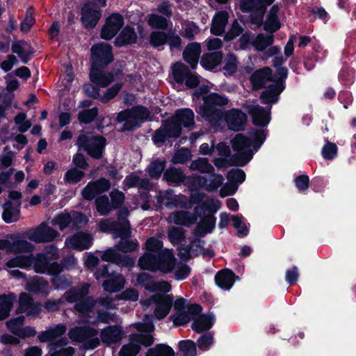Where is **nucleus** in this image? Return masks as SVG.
<instances>
[{
  "label": "nucleus",
  "mask_w": 356,
  "mask_h": 356,
  "mask_svg": "<svg viewBox=\"0 0 356 356\" xmlns=\"http://www.w3.org/2000/svg\"><path fill=\"white\" fill-rule=\"evenodd\" d=\"M283 86L277 81H273L268 84L266 88L261 95V100L263 104H275L279 99L280 92L283 90Z\"/></svg>",
  "instance_id": "26"
},
{
  "label": "nucleus",
  "mask_w": 356,
  "mask_h": 356,
  "mask_svg": "<svg viewBox=\"0 0 356 356\" xmlns=\"http://www.w3.org/2000/svg\"><path fill=\"white\" fill-rule=\"evenodd\" d=\"M274 42V35L270 34H258L254 40H252V46L258 51H264L268 47L270 46Z\"/></svg>",
  "instance_id": "47"
},
{
  "label": "nucleus",
  "mask_w": 356,
  "mask_h": 356,
  "mask_svg": "<svg viewBox=\"0 0 356 356\" xmlns=\"http://www.w3.org/2000/svg\"><path fill=\"white\" fill-rule=\"evenodd\" d=\"M0 250L17 254L33 251L34 245L22 239L19 234H8L4 239H0Z\"/></svg>",
  "instance_id": "10"
},
{
  "label": "nucleus",
  "mask_w": 356,
  "mask_h": 356,
  "mask_svg": "<svg viewBox=\"0 0 356 356\" xmlns=\"http://www.w3.org/2000/svg\"><path fill=\"white\" fill-rule=\"evenodd\" d=\"M250 135V138L242 134H236L231 140L232 149L236 152L231 158L232 165H246L266 139L264 130L252 131Z\"/></svg>",
  "instance_id": "3"
},
{
  "label": "nucleus",
  "mask_w": 356,
  "mask_h": 356,
  "mask_svg": "<svg viewBox=\"0 0 356 356\" xmlns=\"http://www.w3.org/2000/svg\"><path fill=\"white\" fill-rule=\"evenodd\" d=\"M244 108L252 116L254 124L260 127L266 126L270 120L271 106L264 108L259 105L247 104L243 106Z\"/></svg>",
  "instance_id": "20"
},
{
  "label": "nucleus",
  "mask_w": 356,
  "mask_h": 356,
  "mask_svg": "<svg viewBox=\"0 0 356 356\" xmlns=\"http://www.w3.org/2000/svg\"><path fill=\"white\" fill-rule=\"evenodd\" d=\"M136 281L138 284L152 293H168L172 289L171 285L167 281L156 282L152 276L146 273H139L137 275Z\"/></svg>",
  "instance_id": "16"
},
{
  "label": "nucleus",
  "mask_w": 356,
  "mask_h": 356,
  "mask_svg": "<svg viewBox=\"0 0 356 356\" xmlns=\"http://www.w3.org/2000/svg\"><path fill=\"white\" fill-rule=\"evenodd\" d=\"M189 168L191 170L199 171L204 174H211L214 171V168L207 158L200 157L193 161Z\"/></svg>",
  "instance_id": "46"
},
{
  "label": "nucleus",
  "mask_w": 356,
  "mask_h": 356,
  "mask_svg": "<svg viewBox=\"0 0 356 356\" xmlns=\"http://www.w3.org/2000/svg\"><path fill=\"white\" fill-rule=\"evenodd\" d=\"M95 204L97 212L102 216L107 215L111 210V204L106 195H100L97 197Z\"/></svg>",
  "instance_id": "52"
},
{
  "label": "nucleus",
  "mask_w": 356,
  "mask_h": 356,
  "mask_svg": "<svg viewBox=\"0 0 356 356\" xmlns=\"http://www.w3.org/2000/svg\"><path fill=\"white\" fill-rule=\"evenodd\" d=\"M148 120H150V112L147 108L141 106L121 111L117 117V121L122 123V131L131 130Z\"/></svg>",
  "instance_id": "8"
},
{
  "label": "nucleus",
  "mask_w": 356,
  "mask_h": 356,
  "mask_svg": "<svg viewBox=\"0 0 356 356\" xmlns=\"http://www.w3.org/2000/svg\"><path fill=\"white\" fill-rule=\"evenodd\" d=\"M200 53L201 47L200 43H190L186 46L183 52L184 59L194 69L198 63Z\"/></svg>",
  "instance_id": "33"
},
{
  "label": "nucleus",
  "mask_w": 356,
  "mask_h": 356,
  "mask_svg": "<svg viewBox=\"0 0 356 356\" xmlns=\"http://www.w3.org/2000/svg\"><path fill=\"white\" fill-rule=\"evenodd\" d=\"M172 76L176 82L182 83L190 72L188 68L181 63H177L172 67Z\"/></svg>",
  "instance_id": "50"
},
{
  "label": "nucleus",
  "mask_w": 356,
  "mask_h": 356,
  "mask_svg": "<svg viewBox=\"0 0 356 356\" xmlns=\"http://www.w3.org/2000/svg\"><path fill=\"white\" fill-rule=\"evenodd\" d=\"M53 225H58L60 230H63L72 224L71 213H62L57 215L52 220Z\"/></svg>",
  "instance_id": "56"
},
{
  "label": "nucleus",
  "mask_w": 356,
  "mask_h": 356,
  "mask_svg": "<svg viewBox=\"0 0 356 356\" xmlns=\"http://www.w3.org/2000/svg\"><path fill=\"white\" fill-rule=\"evenodd\" d=\"M106 140L102 136H89L81 134L76 140V145L82 148L91 157L99 159L102 156V151L105 146Z\"/></svg>",
  "instance_id": "11"
},
{
  "label": "nucleus",
  "mask_w": 356,
  "mask_h": 356,
  "mask_svg": "<svg viewBox=\"0 0 356 356\" xmlns=\"http://www.w3.org/2000/svg\"><path fill=\"white\" fill-rule=\"evenodd\" d=\"M26 289L35 293H48V282L43 278L37 277L27 282Z\"/></svg>",
  "instance_id": "44"
},
{
  "label": "nucleus",
  "mask_w": 356,
  "mask_h": 356,
  "mask_svg": "<svg viewBox=\"0 0 356 356\" xmlns=\"http://www.w3.org/2000/svg\"><path fill=\"white\" fill-rule=\"evenodd\" d=\"M216 284L222 289L229 290L234 282V274L228 269L219 271L215 276Z\"/></svg>",
  "instance_id": "38"
},
{
  "label": "nucleus",
  "mask_w": 356,
  "mask_h": 356,
  "mask_svg": "<svg viewBox=\"0 0 356 356\" xmlns=\"http://www.w3.org/2000/svg\"><path fill=\"white\" fill-rule=\"evenodd\" d=\"M34 302L33 298L26 293H21L18 300L17 314H22L27 310V308Z\"/></svg>",
  "instance_id": "60"
},
{
  "label": "nucleus",
  "mask_w": 356,
  "mask_h": 356,
  "mask_svg": "<svg viewBox=\"0 0 356 356\" xmlns=\"http://www.w3.org/2000/svg\"><path fill=\"white\" fill-rule=\"evenodd\" d=\"M179 350L184 356H196V344L191 340H184L179 342Z\"/></svg>",
  "instance_id": "55"
},
{
  "label": "nucleus",
  "mask_w": 356,
  "mask_h": 356,
  "mask_svg": "<svg viewBox=\"0 0 356 356\" xmlns=\"http://www.w3.org/2000/svg\"><path fill=\"white\" fill-rule=\"evenodd\" d=\"M147 23L152 29H165L168 27L166 17L156 14L148 16Z\"/></svg>",
  "instance_id": "53"
},
{
  "label": "nucleus",
  "mask_w": 356,
  "mask_h": 356,
  "mask_svg": "<svg viewBox=\"0 0 356 356\" xmlns=\"http://www.w3.org/2000/svg\"><path fill=\"white\" fill-rule=\"evenodd\" d=\"M202 311V307L198 305H191L187 310L175 312L171 319L176 325H183L188 323L194 316L197 315Z\"/></svg>",
  "instance_id": "25"
},
{
  "label": "nucleus",
  "mask_w": 356,
  "mask_h": 356,
  "mask_svg": "<svg viewBox=\"0 0 356 356\" xmlns=\"http://www.w3.org/2000/svg\"><path fill=\"white\" fill-rule=\"evenodd\" d=\"M215 321L216 318L213 314H201L196 317L194 316L192 328L195 332L200 333L210 329Z\"/></svg>",
  "instance_id": "34"
},
{
  "label": "nucleus",
  "mask_w": 356,
  "mask_h": 356,
  "mask_svg": "<svg viewBox=\"0 0 356 356\" xmlns=\"http://www.w3.org/2000/svg\"><path fill=\"white\" fill-rule=\"evenodd\" d=\"M12 51L17 54L24 63H27L29 56L33 53L32 48L25 40H17L12 44Z\"/></svg>",
  "instance_id": "37"
},
{
  "label": "nucleus",
  "mask_w": 356,
  "mask_h": 356,
  "mask_svg": "<svg viewBox=\"0 0 356 356\" xmlns=\"http://www.w3.org/2000/svg\"><path fill=\"white\" fill-rule=\"evenodd\" d=\"M19 206L20 202L17 205H14V204L10 201L6 202L3 206V220L7 223L16 222L19 218Z\"/></svg>",
  "instance_id": "39"
},
{
  "label": "nucleus",
  "mask_w": 356,
  "mask_h": 356,
  "mask_svg": "<svg viewBox=\"0 0 356 356\" xmlns=\"http://www.w3.org/2000/svg\"><path fill=\"white\" fill-rule=\"evenodd\" d=\"M67 331V327L64 324H58L54 327H50L45 331L40 332L38 340L42 343L51 342L63 336Z\"/></svg>",
  "instance_id": "31"
},
{
  "label": "nucleus",
  "mask_w": 356,
  "mask_h": 356,
  "mask_svg": "<svg viewBox=\"0 0 356 356\" xmlns=\"http://www.w3.org/2000/svg\"><path fill=\"white\" fill-rule=\"evenodd\" d=\"M163 178L168 182L175 184H181L185 181V184L191 190V187L187 184V179L188 177H186L184 175V172L180 169H177L176 168H170L166 170L164 172Z\"/></svg>",
  "instance_id": "42"
},
{
  "label": "nucleus",
  "mask_w": 356,
  "mask_h": 356,
  "mask_svg": "<svg viewBox=\"0 0 356 356\" xmlns=\"http://www.w3.org/2000/svg\"><path fill=\"white\" fill-rule=\"evenodd\" d=\"M191 158V152L188 149H178L172 158V162L175 164H184Z\"/></svg>",
  "instance_id": "64"
},
{
  "label": "nucleus",
  "mask_w": 356,
  "mask_h": 356,
  "mask_svg": "<svg viewBox=\"0 0 356 356\" xmlns=\"http://www.w3.org/2000/svg\"><path fill=\"white\" fill-rule=\"evenodd\" d=\"M229 15L226 11H220L216 13L212 19L211 33L216 35H222L225 31Z\"/></svg>",
  "instance_id": "36"
},
{
  "label": "nucleus",
  "mask_w": 356,
  "mask_h": 356,
  "mask_svg": "<svg viewBox=\"0 0 356 356\" xmlns=\"http://www.w3.org/2000/svg\"><path fill=\"white\" fill-rule=\"evenodd\" d=\"M211 174L208 183L204 177L197 175H193L187 179V184L191 187V191L204 188L209 192L216 191L222 185L224 178L218 173L212 172Z\"/></svg>",
  "instance_id": "13"
},
{
  "label": "nucleus",
  "mask_w": 356,
  "mask_h": 356,
  "mask_svg": "<svg viewBox=\"0 0 356 356\" xmlns=\"http://www.w3.org/2000/svg\"><path fill=\"white\" fill-rule=\"evenodd\" d=\"M15 299L16 296L14 293L0 296V321L9 316Z\"/></svg>",
  "instance_id": "41"
},
{
  "label": "nucleus",
  "mask_w": 356,
  "mask_h": 356,
  "mask_svg": "<svg viewBox=\"0 0 356 356\" xmlns=\"http://www.w3.org/2000/svg\"><path fill=\"white\" fill-rule=\"evenodd\" d=\"M232 225L235 229H237V233L239 236H245L248 233V228L243 220V217L241 214L234 216L232 218Z\"/></svg>",
  "instance_id": "58"
},
{
  "label": "nucleus",
  "mask_w": 356,
  "mask_h": 356,
  "mask_svg": "<svg viewBox=\"0 0 356 356\" xmlns=\"http://www.w3.org/2000/svg\"><path fill=\"white\" fill-rule=\"evenodd\" d=\"M49 260L47 256L43 253L37 254L35 257H33V264L35 272L41 274L46 273Z\"/></svg>",
  "instance_id": "49"
},
{
  "label": "nucleus",
  "mask_w": 356,
  "mask_h": 356,
  "mask_svg": "<svg viewBox=\"0 0 356 356\" xmlns=\"http://www.w3.org/2000/svg\"><path fill=\"white\" fill-rule=\"evenodd\" d=\"M191 268L184 263H177L174 273L175 279L177 280H186L191 274Z\"/></svg>",
  "instance_id": "57"
},
{
  "label": "nucleus",
  "mask_w": 356,
  "mask_h": 356,
  "mask_svg": "<svg viewBox=\"0 0 356 356\" xmlns=\"http://www.w3.org/2000/svg\"><path fill=\"white\" fill-rule=\"evenodd\" d=\"M98 303L97 318L98 321L103 323H108L111 319L110 313L105 309L111 308V298L106 296L105 298H99L95 300L92 297L88 296L74 306V309L82 314H87L91 312Z\"/></svg>",
  "instance_id": "7"
},
{
  "label": "nucleus",
  "mask_w": 356,
  "mask_h": 356,
  "mask_svg": "<svg viewBox=\"0 0 356 356\" xmlns=\"http://www.w3.org/2000/svg\"><path fill=\"white\" fill-rule=\"evenodd\" d=\"M223 117L216 121H209L211 123H217L225 120L229 129L238 131L242 130L247 120L246 115L241 111L236 108L225 111L222 108Z\"/></svg>",
  "instance_id": "15"
},
{
  "label": "nucleus",
  "mask_w": 356,
  "mask_h": 356,
  "mask_svg": "<svg viewBox=\"0 0 356 356\" xmlns=\"http://www.w3.org/2000/svg\"><path fill=\"white\" fill-rule=\"evenodd\" d=\"M58 235L59 233L56 229L42 222L29 232L28 238L37 243H49L54 241Z\"/></svg>",
  "instance_id": "17"
},
{
  "label": "nucleus",
  "mask_w": 356,
  "mask_h": 356,
  "mask_svg": "<svg viewBox=\"0 0 356 356\" xmlns=\"http://www.w3.org/2000/svg\"><path fill=\"white\" fill-rule=\"evenodd\" d=\"M216 218L213 214L204 215L201 218L193 234L197 237H203L213 232L216 227Z\"/></svg>",
  "instance_id": "29"
},
{
  "label": "nucleus",
  "mask_w": 356,
  "mask_h": 356,
  "mask_svg": "<svg viewBox=\"0 0 356 356\" xmlns=\"http://www.w3.org/2000/svg\"><path fill=\"white\" fill-rule=\"evenodd\" d=\"M250 81L254 89L266 87L274 81L272 80V70L269 67L257 70L252 74Z\"/></svg>",
  "instance_id": "28"
},
{
  "label": "nucleus",
  "mask_w": 356,
  "mask_h": 356,
  "mask_svg": "<svg viewBox=\"0 0 356 356\" xmlns=\"http://www.w3.org/2000/svg\"><path fill=\"white\" fill-rule=\"evenodd\" d=\"M197 211L198 207L195 208L193 213L186 211H177L172 212L169 214L166 220L169 223H174L175 225L189 227L196 222L197 220Z\"/></svg>",
  "instance_id": "22"
},
{
  "label": "nucleus",
  "mask_w": 356,
  "mask_h": 356,
  "mask_svg": "<svg viewBox=\"0 0 356 356\" xmlns=\"http://www.w3.org/2000/svg\"><path fill=\"white\" fill-rule=\"evenodd\" d=\"M222 59L221 52H212L204 54L200 61L201 65L207 70H212L220 65Z\"/></svg>",
  "instance_id": "43"
},
{
  "label": "nucleus",
  "mask_w": 356,
  "mask_h": 356,
  "mask_svg": "<svg viewBox=\"0 0 356 356\" xmlns=\"http://www.w3.org/2000/svg\"><path fill=\"white\" fill-rule=\"evenodd\" d=\"M111 188L109 180L101 178L89 182L81 191L82 197L88 201L92 200L97 195L108 191Z\"/></svg>",
  "instance_id": "18"
},
{
  "label": "nucleus",
  "mask_w": 356,
  "mask_h": 356,
  "mask_svg": "<svg viewBox=\"0 0 356 356\" xmlns=\"http://www.w3.org/2000/svg\"><path fill=\"white\" fill-rule=\"evenodd\" d=\"M275 0H241L240 8L242 11H258L263 14L267 6L273 4Z\"/></svg>",
  "instance_id": "32"
},
{
  "label": "nucleus",
  "mask_w": 356,
  "mask_h": 356,
  "mask_svg": "<svg viewBox=\"0 0 356 356\" xmlns=\"http://www.w3.org/2000/svg\"><path fill=\"white\" fill-rule=\"evenodd\" d=\"M72 228L78 229L88 223V218L83 213L73 211L71 212Z\"/></svg>",
  "instance_id": "61"
},
{
  "label": "nucleus",
  "mask_w": 356,
  "mask_h": 356,
  "mask_svg": "<svg viewBox=\"0 0 356 356\" xmlns=\"http://www.w3.org/2000/svg\"><path fill=\"white\" fill-rule=\"evenodd\" d=\"M210 89L209 85H202L194 92V97H202L204 100L196 111L207 121H216L223 117L222 107L229 103V99L227 96L216 92L207 95Z\"/></svg>",
  "instance_id": "4"
},
{
  "label": "nucleus",
  "mask_w": 356,
  "mask_h": 356,
  "mask_svg": "<svg viewBox=\"0 0 356 356\" xmlns=\"http://www.w3.org/2000/svg\"><path fill=\"white\" fill-rule=\"evenodd\" d=\"M280 9V8L277 4H275L270 8L268 17L264 24V29L266 31L273 33L280 29L281 23L277 17Z\"/></svg>",
  "instance_id": "35"
},
{
  "label": "nucleus",
  "mask_w": 356,
  "mask_h": 356,
  "mask_svg": "<svg viewBox=\"0 0 356 356\" xmlns=\"http://www.w3.org/2000/svg\"><path fill=\"white\" fill-rule=\"evenodd\" d=\"M33 264V254L19 255L8 260L6 263L8 268L19 267L22 268H28Z\"/></svg>",
  "instance_id": "45"
},
{
  "label": "nucleus",
  "mask_w": 356,
  "mask_h": 356,
  "mask_svg": "<svg viewBox=\"0 0 356 356\" xmlns=\"http://www.w3.org/2000/svg\"><path fill=\"white\" fill-rule=\"evenodd\" d=\"M91 68L90 79L101 87H106L111 82V74L105 69L111 63V46L99 42L90 48Z\"/></svg>",
  "instance_id": "2"
},
{
  "label": "nucleus",
  "mask_w": 356,
  "mask_h": 356,
  "mask_svg": "<svg viewBox=\"0 0 356 356\" xmlns=\"http://www.w3.org/2000/svg\"><path fill=\"white\" fill-rule=\"evenodd\" d=\"M173 302L172 296L170 295L155 294L147 299L140 300L141 305L145 308L154 306V317L161 320L164 318L170 313Z\"/></svg>",
  "instance_id": "9"
},
{
  "label": "nucleus",
  "mask_w": 356,
  "mask_h": 356,
  "mask_svg": "<svg viewBox=\"0 0 356 356\" xmlns=\"http://www.w3.org/2000/svg\"><path fill=\"white\" fill-rule=\"evenodd\" d=\"M113 210H116L117 220L113 222L114 237L122 238L118 249L123 252L136 250L138 247L136 240L129 241L131 236L130 225L127 220L130 211L137 209L138 202L135 197L125 200L124 193L118 190L113 191Z\"/></svg>",
  "instance_id": "1"
},
{
  "label": "nucleus",
  "mask_w": 356,
  "mask_h": 356,
  "mask_svg": "<svg viewBox=\"0 0 356 356\" xmlns=\"http://www.w3.org/2000/svg\"><path fill=\"white\" fill-rule=\"evenodd\" d=\"M108 264L102 266L95 272V277L97 280L105 279L102 286L105 291L110 293L111 291V276L108 271Z\"/></svg>",
  "instance_id": "48"
},
{
  "label": "nucleus",
  "mask_w": 356,
  "mask_h": 356,
  "mask_svg": "<svg viewBox=\"0 0 356 356\" xmlns=\"http://www.w3.org/2000/svg\"><path fill=\"white\" fill-rule=\"evenodd\" d=\"M145 356H175V352L169 346L161 343L149 349Z\"/></svg>",
  "instance_id": "51"
},
{
  "label": "nucleus",
  "mask_w": 356,
  "mask_h": 356,
  "mask_svg": "<svg viewBox=\"0 0 356 356\" xmlns=\"http://www.w3.org/2000/svg\"><path fill=\"white\" fill-rule=\"evenodd\" d=\"M98 332L90 327H75L70 330L68 336L74 341L83 342L86 348L92 349L99 344Z\"/></svg>",
  "instance_id": "12"
},
{
  "label": "nucleus",
  "mask_w": 356,
  "mask_h": 356,
  "mask_svg": "<svg viewBox=\"0 0 356 356\" xmlns=\"http://www.w3.org/2000/svg\"><path fill=\"white\" fill-rule=\"evenodd\" d=\"M169 120L172 121L174 124L179 125L180 127L182 125L191 129L195 124L194 113L190 108L179 109Z\"/></svg>",
  "instance_id": "27"
},
{
  "label": "nucleus",
  "mask_w": 356,
  "mask_h": 356,
  "mask_svg": "<svg viewBox=\"0 0 356 356\" xmlns=\"http://www.w3.org/2000/svg\"><path fill=\"white\" fill-rule=\"evenodd\" d=\"M184 232L182 228L170 227L168 231V239L173 245L178 244L184 238Z\"/></svg>",
  "instance_id": "59"
},
{
  "label": "nucleus",
  "mask_w": 356,
  "mask_h": 356,
  "mask_svg": "<svg viewBox=\"0 0 356 356\" xmlns=\"http://www.w3.org/2000/svg\"><path fill=\"white\" fill-rule=\"evenodd\" d=\"M136 38V33L134 31L133 28L127 26L123 29L120 35L115 38V44L116 46L121 47L135 43Z\"/></svg>",
  "instance_id": "40"
},
{
  "label": "nucleus",
  "mask_w": 356,
  "mask_h": 356,
  "mask_svg": "<svg viewBox=\"0 0 356 356\" xmlns=\"http://www.w3.org/2000/svg\"><path fill=\"white\" fill-rule=\"evenodd\" d=\"M204 241L199 238L194 239L189 245L188 247L179 248V256L181 259H188L193 257L202 254L208 258H211L213 253L211 250L204 249L203 244Z\"/></svg>",
  "instance_id": "19"
},
{
  "label": "nucleus",
  "mask_w": 356,
  "mask_h": 356,
  "mask_svg": "<svg viewBox=\"0 0 356 356\" xmlns=\"http://www.w3.org/2000/svg\"><path fill=\"white\" fill-rule=\"evenodd\" d=\"M90 286L89 284L83 283L79 286L70 289L65 293L63 296L68 302H79L88 294Z\"/></svg>",
  "instance_id": "30"
},
{
  "label": "nucleus",
  "mask_w": 356,
  "mask_h": 356,
  "mask_svg": "<svg viewBox=\"0 0 356 356\" xmlns=\"http://www.w3.org/2000/svg\"><path fill=\"white\" fill-rule=\"evenodd\" d=\"M102 16L99 7L83 4L81 9L80 20L83 26L87 29H94Z\"/></svg>",
  "instance_id": "21"
},
{
  "label": "nucleus",
  "mask_w": 356,
  "mask_h": 356,
  "mask_svg": "<svg viewBox=\"0 0 356 356\" xmlns=\"http://www.w3.org/2000/svg\"><path fill=\"white\" fill-rule=\"evenodd\" d=\"M133 326L140 332L132 334L129 337V343L124 345L118 356H136L141 349V346H149L154 343L151 334L155 330L152 316L145 315L142 322L136 323Z\"/></svg>",
  "instance_id": "5"
},
{
  "label": "nucleus",
  "mask_w": 356,
  "mask_h": 356,
  "mask_svg": "<svg viewBox=\"0 0 356 356\" xmlns=\"http://www.w3.org/2000/svg\"><path fill=\"white\" fill-rule=\"evenodd\" d=\"M165 165V161H154L148 167V172L151 177L158 178L161 176Z\"/></svg>",
  "instance_id": "62"
},
{
  "label": "nucleus",
  "mask_w": 356,
  "mask_h": 356,
  "mask_svg": "<svg viewBox=\"0 0 356 356\" xmlns=\"http://www.w3.org/2000/svg\"><path fill=\"white\" fill-rule=\"evenodd\" d=\"M179 125L174 124L172 121L166 120L162 124V126L155 131L152 137L153 143L157 145H162L169 138H177L181 134Z\"/></svg>",
  "instance_id": "14"
},
{
  "label": "nucleus",
  "mask_w": 356,
  "mask_h": 356,
  "mask_svg": "<svg viewBox=\"0 0 356 356\" xmlns=\"http://www.w3.org/2000/svg\"><path fill=\"white\" fill-rule=\"evenodd\" d=\"M33 8L29 7L26 12L25 17L21 23L20 29L24 33H28L35 22L33 16Z\"/></svg>",
  "instance_id": "63"
},
{
  "label": "nucleus",
  "mask_w": 356,
  "mask_h": 356,
  "mask_svg": "<svg viewBox=\"0 0 356 356\" xmlns=\"http://www.w3.org/2000/svg\"><path fill=\"white\" fill-rule=\"evenodd\" d=\"M85 176V173L76 168L69 169L65 175V181L70 184L79 182Z\"/></svg>",
  "instance_id": "54"
},
{
  "label": "nucleus",
  "mask_w": 356,
  "mask_h": 356,
  "mask_svg": "<svg viewBox=\"0 0 356 356\" xmlns=\"http://www.w3.org/2000/svg\"><path fill=\"white\" fill-rule=\"evenodd\" d=\"M177 259L172 250L165 249L157 256L145 253L138 260V266L143 270L169 274L175 269Z\"/></svg>",
  "instance_id": "6"
},
{
  "label": "nucleus",
  "mask_w": 356,
  "mask_h": 356,
  "mask_svg": "<svg viewBox=\"0 0 356 356\" xmlns=\"http://www.w3.org/2000/svg\"><path fill=\"white\" fill-rule=\"evenodd\" d=\"M93 238L91 234L80 232L68 238L65 243L71 248L76 250H85L89 248Z\"/></svg>",
  "instance_id": "24"
},
{
  "label": "nucleus",
  "mask_w": 356,
  "mask_h": 356,
  "mask_svg": "<svg viewBox=\"0 0 356 356\" xmlns=\"http://www.w3.org/2000/svg\"><path fill=\"white\" fill-rule=\"evenodd\" d=\"M158 202L164 204L168 208L177 207H183V203L186 200V197L183 195H175L171 191H160L156 196Z\"/></svg>",
  "instance_id": "23"
}]
</instances>
